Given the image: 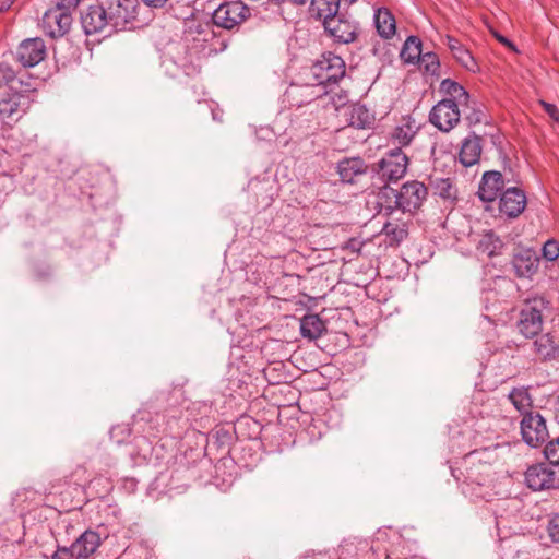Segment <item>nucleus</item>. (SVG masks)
<instances>
[{"label": "nucleus", "mask_w": 559, "mask_h": 559, "mask_svg": "<svg viewBox=\"0 0 559 559\" xmlns=\"http://www.w3.org/2000/svg\"><path fill=\"white\" fill-rule=\"evenodd\" d=\"M538 258L532 250L525 249L514 254L512 264L515 273L520 277H530L538 269Z\"/></svg>", "instance_id": "obj_24"}, {"label": "nucleus", "mask_w": 559, "mask_h": 559, "mask_svg": "<svg viewBox=\"0 0 559 559\" xmlns=\"http://www.w3.org/2000/svg\"><path fill=\"white\" fill-rule=\"evenodd\" d=\"M503 188V175L498 170H488L483 174L477 194L484 202H493Z\"/></svg>", "instance_id": "obj_17"}, {"label": "nucleus", "mask_w": 559, "mask_h": 559, "mask_svg": "<svg viewBox=\"0 0 559 559\" xmlns=\"http://www.w3.org/2000/svg\"><path fill=\"white\" fill-rule=\"evenodd\" d=\"M131 435V428L128 424H118L110 430V438L118 444L123 443Z\"/></svg>", "instance_id": "obj_37"}, {"label": "nucleus", "mask_w": 559, "mask_h": 559, "mask_svg": "<svg viewBox=\"0 0 559 559\" xmlns=\"http://www.w3.org/2000/svg\"><path fill=\"white\" fill-rule=\"evenodd\" d=\"M100 544L102 539L99 534L95 531L86 530L71 546L58 545L56 550H66L69 555V559H87L97 550Z\"/></svg>", "instance_id": "obj_10"}, {"label": "nucleus", "mask_w": 559, "mask_h": 559, "mask_svg": "<svg viewBox=\"0 0 559 559\" xmlns=\"http://www.w3.org/2000/svg\"><path fill=\"white\" fill-rule=\"evenodd\" d=\"M46 45L40 37L24 39L16 49V59L25 68H32L46 57Z\"/></svg>", "instance_id": "obj_14"}, {"label": "nucleus", "mask_w": 559, "mask_h": 559, "mask_svg": "<svg viewBox=\"0 0 559 559\" xmlns=\"http://www.w3.org/2000/svg\"><path fill=\"white\" fill-rule=\"evenodd\" d=\"M312 73L319 85L337 83L345 75V62L332 52H325L312 66Z\"/></svg>", "instance_id": "obj_4"}, {"label": "nucleus", "mask_w": 559, "mask_h": 559, "mask_svg": "<svg viewBox=\"0 0 559 559\" xmlns=\"http://www.w3.org/2000/svg\"><path fill=\"white\" fill-rule=\"evenodd\" d=\"M539 104L554 121L559 122V109L556 105L545 100H540Z\"/></svg>", "instance_id": "obj_43"}, {"label": "nucleus", "mask_w": 559, "mask_h": 559, "mask_svg": "<svg viewBox=\"0 0 559 559\" xmlns=\"http://www.w3.org/2000/svg\"><path fill=\"white\" fill-rule=\"evenodd\" d=\"M502 248V240L492 230L485 233L478 242V250L488 257L500 254Z\"/></svg>", "instance_id": "obj_32"}, {"label": "nucleus", "mask_w": 559, "mask_h": 559, "mask_svg": "<svg viewBox=\"0 0 559 559\" xmlns=\"http://www.w3.org/2000/svg\"><path fill=\"white\" fill-rule=\"evenodd\" d=\"M550 539L554 543H559V514L555 515L547 527Z\"/></svg>", "instance_id": "obj_42"}, {"label": "nucleus", "mask_w": 559, "mask_h": 559, "mask_svg": "<svg viewBox=\"0 0 559 559\" xmlns=\"http://www.w3.org/2000/svg\"><path fill=\"white\" fill-rule=\"evenodd\" d=\"M463 115L464 119L467 121L468 126H476L486 120V111L483 104L476 102L475 99L468 98V100L463 102Z\"/></svg>", "instance_id": "obj_29"}, {"label": "nucleus", "mask_w": 559, "mask_h": 559, "mask_svg": "<svg viewBox=\"0 0 559 559\" xmlns=\"http://www.w3.org/2000/svg\"><path fill=\"white\" fill-rule=\"evenodd\" d=\"M544 455L552 465H559V437L550 440L544 448Z\"/></svg>", "instance_id": "obj_38"}, {"label": "nucleus", "mask_w": 559, "mask_h": 559, "mask_svg": "<svg viewBox=\"0 0 559 559\" xmlns=\"http://www.w3.org/2000/svg\"><path fill=\"white\" fill-rule=\"evenodd\" d=\"M374 25L378 34L390 39L396 33V22L392 12L386 8H379L374 13Z\"/></svg>", "instance_id": "obj_25"}, {"label": "nucleus", "mask_w": 559, "mask_h": 559, "mask_svg": "<svg viewBox=\"0 0 559 559\" xmlns=\"http://www.w3.org/2000/svg\"><path fill=\"white\" fill-rule=\"evenodd\" d=\"M324 29L337 43L349 44L357 38L356 23L347 19L343 13L335 16L331 22H326Z\"/></svg>", "instance_id": "obj_16"}, {"label": "nucleus", "mask_w": 559, "mask_h": 559, "mask_svg": "<svg viewBox=\"0 0 559 559\" xmlns=\"http://www.w3.org/2000/svg\"><path fill=\"white\" fill-rule=\"evenodd\" d=\"M532 346L536 359L545 362L559 357V340L550 333L538 334L535 336Z\"/></svg>", "instance_id": "obj_19"}, {"label": "nucleus", "mask_w": 559, "mask_h": 559, "mask_svg": "<svg viewBox=\"0 0 559 559\" xmlns=\"http://www.w3.org/2000/svg\"><path fill=\"white\" fill-rule=\"evenodd\" d=\"M508 400L512 403L514 408L524 417L525 414L534 413L532 411L533 399L527 388H514L508 394Z\"/></svg>", "instance_id": "obj_28"}, {"label": "nucleus", "mask_w": 559, "mask_h": 559, "mask_svg": "<svg viewBox=\"0 0 559 559\" xmlns=\"http://www.w3.org/2000/svg\"><path fill=\"white\" fill-rule=\"evenodd\" d=\"M103 2L110 23V32L127 29L135 21L140 7L138 0H105Z\"/></svg>", "instance_id": "obj_2"}, {"label": "nucleus", "mask_w": 559, "mask_h": 559, "mask_svg": "<svg viewBox=\"0 0 559 559\" xmlns=\"http://www.w3.org/2000/svg\"><path fill=\"white\" fill-rule=\"evenodd\" d=\"M418 127L411 117L403 118L401 124L396 126L390 135V141L401 150L408 146L417 134Z\"/></svg>", "instance_id": "obj_22"}, {"label": "nucleus", "mask_w": 559, "mask_h": 559, "mask_svg": "<svg viewBox=\"0 0 559 559\" xmlns=\"http://www.w3.org/2000/svg\"><path fill=\"white\" fill-rule=\"evenodd\" d=\"M496 37H497V39H498L500 43H502L503 45H506V46H508V47L512 48L513 50L515 49V47L513 46V44H512L509 39H507L504 36H502V35H497Z\"/></svg>", "instance_id": "obj_45"}, {"label": "nucleus", "mask_w": 559, "mask_h": 559, "mask_svg": "<svg viewBox=\"0 0 559 559\" xmlns=\"http://www.w3.org/2000/svg\"><path fill=\"white\" fill-rule=\"evenodd\" d=\"M191 19H187L186 20V34L190 35V36H194L197 35V37H193V39L195 40H200V41H209L210 38H212L213 36V31H212V26H213V23L211 24L209 21H201L197 17L193 16V14L191 13Z\"/></svg>", "instance_id": "obj_26"}, {"label": "nucleus", "mask_w": 559, "mask_h": 559, "mask_svg": "<svg viewBox=\"0 0 559 559\" xmlns=\"http://www.w3.org/2000/svg\"><path fill=\"white\" fill-rule=\"evenodd\" d=\"M80 2L81 0H53V7L71 14L72 11L78 8Z\"/></svg>", "instance_id": "obj_41"}, {"label": "nucleus", "mask_w": 559, "mask_h": 559, "mask_svg": "<svg viewBox=\"0 0 559 559\" xmlns=\"http://www.w3.org/2000/svg\"><path fill=\"white\" fill-rule=\"evenodd\" d=\"M407 167V155L401 147H395L388 151L378 162L377 173L383 180L395 182L405 176Z\"/></svg>", "instance_id": "obj_5"}, {"label": "nucleus", "mask_w": 559, "mask_h": 559, "mask_svg": "<svg viewBox=\"0 0 559 559\" xmlns=\"http://www.w3.org/2000/svg\"><path fill=\"white\" fill-rule=\"evenodd\" d=\"M15 79V72L12 67L5 62H0V84L10 83Z\"/></svg>", "instance_id": "obj_40"}, {"label": "nucleus", "mask_w": 559, "mask_h": 559, "mask_svg": "<svg viewBox=\"0 0 559 559\" xmlns=\"http://www.w3.org/2000/svg\"><path fill=\"white\" fill-rule=\"evenodd\" d=\"M421 40L416 36H409L401 50V58L407 63H414L421 57Z\"/></svg>", "instance_id": "obj_33"}, {"label": "nucleus", "mask_w": 559, "mask_h": 559, "mask_svg": "<svg viewBox=\"0 0 559 559\" xmlns=\"http://www.w3.org/2000/svg\"><path fill=\"white\" fill-rule=\"evenodd\" d=\"M417 62L426 73H430L432 75L437 74L440 68L439 57L435 52L423 53Z\"/></svg>", "instance_id": "obj_36"}, {"label": "nucleus", "mask_w": 559, "mask_h": 559, "mask_svg": "<svg viewBox=\"0 0 559 559\" xmlns=\"http://www.w3.org/2000/svg\"><path fill=\"white\" fill-rule=\"evenodd\" d=\"M484 139L480 135L472 132L461 144L459 152V162L464 167H472L479 163L483 153Z\"/></svg>", "instance_id": "obj_18"}, {"label": "nucleus", "mask_w": 559, "mask_h": 559, "mask_svg": "<svg viewBox=\"0 0 559 559\" xmlns=\"http://www.w3.org/2000/svg\"><path fill=\"white\" fill-rule=\"evenodd\" d=\"M53 489H55V485L51 486V488L49 489L48 493L49 495L56 493V491Z\"/></svg>", "instance_id": "obj_46"}, {"label": "nucleus", "mask_w": 559, "mask_h": 559, "mask_svg": "<svg viewBox=\"0 0 559 559\" xmlns=\"http://www.w3.org/2000/svg\"><path fill=\"white\" fill-rule=\"evenodd\" d=\"M443 44L448 46L455 60L466 70L477 72L479 67L471 51L456 38L447 35Z\"/></svg>", "instance_id": "obj_20"}, {"label": "nucleus", "mask_w": 559, "mask_h": 559, "mask_svg": "<svg viewBox=\"0 0 559 559\" xmlns=\"http://www.w3.org/2000/svg\"><path fill=\"white\" fill-rule=\"evenodd\" d=\"M367 169L368 166L361 157L344 158L337 163V174L344 183H354Z\"/></svg>", "instance_id": "obj_21"}, {"label": "nucleus", "mask_w": 559, "mask_h": 559, "mask_svg": "<svg viewBox=\"0 0 559 559\" xmlns=\"http://www.w3.org/2000/svg\"><path fill=\"white\" fill-rule=\"evenodd\" d=\"M525 481L534 491L559 487L557 473L545 463L530 466L525 472Z\"/></svg>", "instance_id": "obj_11"}, {"label": "nucleus", "mask_w": 559, "mask_h": 559, "mask_svg": "<svg viewBox=\"0 0 559 559\" xmlns=\"http://www.w3.org/2000/svg\"><path fill=\"white\" fill-rule=\"evenodd\" d=\"M104 2L87 7L81 12V24L86 35L98 34L106 29L110 32Z\"/></svg>", "instance_id": "obj_13"}, {"label": "nucleus", "mask_w": 559, "mask_h": 559, "mask_svg": "<svg viewBox=\"0 0 559 559\" xmlns=\"http://www.w3.org/2000/svg\"><path fill=\"white\" fill-rule=\"evenodd\" d=\"M544 299H534L527 302L520 312L518 328L525 337L538 335L543 329L542 306Z\"/></svg>", "instance_id": "obj_8"}, {"label": "nucleus", "mask_w": 559, "mask_h": 559, "mask_svg": "<svg viewBox=\"0 0 559 559\" xmlns=\"http://www.w3.org/2000/svg\"><path fill=\"white\" fill-rule=\"evenodd\" d=\"M490 472V467L485 464L475 465V462L471 461L469 466L466 468V481L471 485L478 483L484 484Z\"/></svg>", "instance_id": "obj_35"}, {"label": "nucleus", "mask_w": 559, "mask_h": 559, "mask_svg": "<svg viewBox=\"0 0 559 559\" xmlns=\"http://www.w3.org/2000/svg\"><path fill=\"white\" fill-rule=\"evenodd\" d=\"M526 203L524 191L520 188L511 187L500 195L499 212L509 218H516L525 210Z\"/></svg>", "instance_id": "obj_15"}, {"label": "nucleus", "mask_w": 559, "mask_h": 559, "mask_svg": "<svg viewBox=\"0 0 559 559\" xmlns=\"http://www.w3.org/2000/svg\"><path fill=\"white\" fill-rule=\"evenodd\" d=\"M32 99L22 93H8L0 98V118L7 123L16 122L29 109Z\"/></svg>", "instance_id": "obj_9"}, {"label": "nucleus", "mask_w": 559, "mask_h": 559, "mask_svg": "<svg viewBox=\"0 0 559 559\" xmlns=\"http://www.w3.org/2000/svg\"><path fill=\"white\" fill-rule=\"evenodd\" d=\"M459 104L455 100L442 99L429 112V121L442 132L451 131L461 118Z\"/></svg>", "instance_id": "obj_7"}, {"label": "nucleus", "mask_w": 559, "mask_h": 559, "mask_svg": "<svg viewBox=\"0 0 559 559\" xmlns=\"http://www.w3.org/2000/svg\"><path fill=\"white\" fill-rule=\"evenodd\" d=\"M430 185L435 191V194L439 195L443 200L454 201L456 200L457 190L453 185L451 178L442 177H430Z\"/></svg>", "instance_id": "obj_30"}, {"label": "nucleus", "mask_w": 559, "mask_h": 559, "mask_svg": "<svg viewBox=\"0 0 559 559\" xmlns=\"http://www.w3.org/2000/svg\"><path fill=\"white\" fill-rule=\"evenodd\" d=\"M247 421H248V418H246L245 420H239V421H238V425L240 426V425H242V424H245V423L247 424Z\"/></svg>", "instance_id": "obj_47"}, {"label": "nucleus", "mask_w": 559, "mask_h": 559, "mask_svg": "<svg viewBox=\"0 0 559 559\" xmlns=\"http://www.w3.org/2000/svg\"><path fill=\"white\" fill-rule=\"evenodd\" d=\"M428 188L418 180L406 181L395 194L397 209L403 213L415 214L427 200Z\"/></svg>", "instance_id": "obj_3"}, {"label": "nucleus", "mask_w": 559, "mask_h": 559, "mask_svg": "<svg viewBox=\"0 0 559 559\" xmlns=\"http://www.w3.org/2000/svg\"><path fill=\"white\" fill-rule=\"evenodd\" d=\"M251 16V10L241 1L221 3L212 13V23L223 29L234 31Z\"/></svg>", "instance_id": "obj_1"}, {"label": "nucleus", "mask_w": 559, "mask_h": 559, "mask_svg": "<svg viewBox=\"0 0 559 559\" xmlns=\"http://www.w3.org/2000/svg\"><path fill=\"white\" fill-rule=\"evenodd\" d=\"M325 330V323L319 314H306L300 321L301 335L311 341L319 338Z\"/></svg>", "instance_id": "obj_27"}, {"label": "nucleus", "mask_w": 559, "mask_h": 559, "mask_svg": "<svg viewBox=\"0 0 559 559\" xmlns=\"http://www.w3.org/2000/svg\"><path fill=\"white\" fill-rule=\"evenodd\" d=\"M340 3L341 0H311L309 11L311 16L322 21L324 26L326 22L341 14Z\"/></svg>", "instance_id": "obj_23"}, {"label": "nucleus", "mask_w": 559, "mask_h": 559, "mask_svg": "<svg viewBox=\"0 0 559 559\" xmlns=\"http://www.w3.org/2000/svg\"><path fill=\"white\" fill-rule=\"evenodd\" d=\"M381 233L396 243L402 242L408 235L405 223L399 224L393 222L384 223Z\"/></svg>", "instance_id": "obj_34"}, {"label": "nucleus", "mask_w": 559, "mask_h": 559, "mask_svg": "<svg viewBox=\"0 0 559 559\" xmlns=\"http://www.w3.org/2000/svg\"><path fill=\"white\" fill-rule=\"evenodd\" d=\"M543 257L548 261H555L559 257V242L550 239L543 246Z\"/></svg>", "instance_id": "obj_39"}, {"label": "nucleus", "mask_w": 559, "mask_h": 559, "mask_svg": "<svg viewBox=\"0 0 559 559\" xmlns=\"http://www.w3.org/2000/svg\"><path fill=\"white\" fill-rule=\"evenodd\" d=\"M522 440L531 448H539L549 438L545 418L538 413H528L520 423Z\"/></svg>", "instance_id": "obj_6"}, {"label": "nucleus", "mask_w": 559, "mask_h": 559, "mask_svg": "<svg viewBox=\"0 0 559 559\" xmlns=\"http://www.w3.org/2000/svg\"><path fill=\"white\" fill-rule=\"evenodd\" d=\"M440 91L448 95L451 100H455L459 105H463V102L468 100V92L457 82L451 79H444L440 84Z\"/></svg>", "instance_id": "obj_31"}, {"label": "nucleus", "mask_w": 559, "mask_h": 559, "mask_svg": "<svg viewBox=\"0 0 559 559\" xmlns=\"http://www.w3.org/2000/svg\"><path fill=\"white\" fill-rule=\"evenodd\" d=\"M72 15L55 7L48 9L41 19V28L51 38H59L66 35L71 27Z\"/></svg>", "instance_id": "obj_12"}, {"label": "nucleus", "mask_w": 559, "mask_h": 559, "mask_svg": "<svg viewBox=\"0 0 559 559\" xmlns=\"http://www.w3.org/2000/svg\"><path fill=\"white\" fill-rule=\"evenodd\" d=\"M143 2L151 8H163L168 2V0H143Z\"/></svg>", "instance_id": "obj_44"}]
</instances>
